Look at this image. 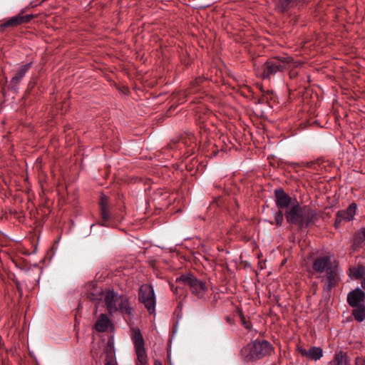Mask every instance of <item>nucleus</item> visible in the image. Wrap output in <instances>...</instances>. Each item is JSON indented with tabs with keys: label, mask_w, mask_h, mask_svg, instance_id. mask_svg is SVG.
Masks as SVG:
<instances>
[{
	"label": "nucleus",
	"mask_w": 365,
	"mask_h": 365,
	"mask_svg": "<svg viewBox=\"0 0 365 365\" xmlns=\"http://www.w3.org/2000/svg\"><path fill=\"white\" fill-rule=\"evenodd\" d=\"M285 217L289 223L306 227L314 220L316 212L309 206L301 207L295 200L294 204L286 212Z\"/></svg>",
	"instance_id": "f257e3e1"
},
{
	"label": "nucleus",
	"mask_w": 365,
	"mask_h": 365,
	"mask_svg": "<svg viewBox=\"0 0 365 365\" xmlns=\"http://www.w3.org/2000/svg\"><path fill=\"white\" fill-rule=\"evenodd\" d=\"M176 287L171 285L172 290L176 293H180L181 289H183L185 286H188L192 293L198 298H202L205 296L208 290L206 283L203 281L199 280L191 274H182L175 279Z\"/></svg>",
	"instance_id": "f03ea898"
},
{
	"label": "nucleus",
	"mask_w": 365,
	"mask_h": 365,
	"mask_svg": "<svg viewBox=\"0 0 365 365\" xmlns=\"http://www.w3.org/2000/svg\"><path fill=\"white\" fill-rule=\"evenodd\" d=\"M273 350L272 344L266 340H256L242 349V354L247 361H252L271 354Z\"/></svg>",
	"instance_id": "7ed1b4c3"
},
{
	"label": "nucleus",
	"mask_w": 365,
	"mask_h": 365,
	"mask_svg": "<svg viewBox=\"0 0 365 365\" xmlns=\"http://www.w3.org/2000/svg\"><path fill=\"white\" fill-rule=\"evenodd\" d=\"M292 60V58L289 56L273 57L267 59L263 65L262 78H269L277 72H282L284 69L289 68L290 64L293 63Z\"/></svg>",
	"instance_id": "20e7f679"
},
{
	"label": "nucleus",
	"mask_w": 365,
	"mask_h": 365,
	"mask_svg": "<svg viewBox=\"0 0 365 365\" xmlns=\"http://www.w3.org/2000/svg\"><path fill=\"white\" fill-rule=\"evenodd\" d=\"M130 337L137 355L136 365H146L148 357L145 349L144 339L140 330L138 328H131Z\"/></svg>",
	"instance_id": "39448f33"
},
{
	"label": "nucleus",
	"mask_w": 365,
	"mask_h": 365,
	"mask_svg": "<svg viewBox=\"0 0 365 365\" xmlns=\"http://www.w3.org/2000/svg\"><path fill=\"white\" fill-rule=\"evenodd\" d=\"M138 299L144 304L150 314L155 311L156 298L154 289L151 284H144L139 288Z\"/></svg>",
	"instance_id": "423d86ee"
},
{
	"label": "nucleus",
	"mask_w": 365,
	"mask_h": 365,
	"mask_svg": "<svg viewBox=\"0 0 365 365\" xmlns=\"http://www.w3.org/2000/svg\"><path fill=\"white\" fill-rule=\"evenodd\" d=\"M357 210V205L353 202L346 210H339L336 214V220L334 222L335 227H338L340 224L345 222H350L354 220Z\"/></svg>",
	"instance_id": "0eeeda50"
},
{
	"label": "nucleus",
	"mask_w": 365,
	"mask_h": 365,
	"mask_svg": "<svg viewBox=\"0 0 365 365\" xmlns=\"http://www.w3.org/2000/svg\"><path fill=\"white\" fill-rule=\"evenodd\" d=\"M331 257L328 255L317 257L314 259L312 267L317 273H324L332 267Z\"/></svg>",
	"instance_id": "6e6552de"
},
{
	"label": "nucleus",
	"mask_w": 365,
	"mask_h": 365,
	"mask_svg": "<svg viewBox=\"0 0 365 365\" xmlns=\"http://www.w3.org/2000/svg\"><path fill=\"white\" fill-rule=\"evenodd\" d=\"M275 202L279 210L288 208L289 205L292 206L294 202L282 189H277L274 190Z\"/></svg>",
	"instance_id": "1a4fd4ad"
},
{
	"label": "nucleus",
	"mask_w": 365,
	"mask_h": 365,
	"mask_svg": "<svg viewBox=\"0 0 365 365\" xmlns=\"http://www.w3.org/2000/svg\"><path fill=\"white\" fill-rule=\"evenodd\" d=\"M297 351L302 356L310 360L318 361L323 356V349L321 347L311 346L307 349L303 346H298Z\"/></svg>",
	"instance_id": "9d476101"
},
{
	"label": "nucleus",
	"mask_w": 365,
	"mask_h": 365,
	"mask_svg": "<svg viewBox=\"0 0 365 365\" xmlns=\"http://www.w3.org/2000/svg\"><path fill=\"white\" fill-rule=\"evenodd\" d=\"M32 19H34L33 15H23L22 14H19L6 20L0 26V27L1 29L6 27H15L23 24H27Z\"/></svg>",
	"instance_id": "9b49d317"
},
{
	"label": "nucleus",
	"mask_w": 365,
	"mask_h": 365,
	"mask_svg": "<svg viewBox=\"0 0 365 365\" xmlns=\"http://www.w3.org/2000/svg\"><path fill=\"white\" fill-rule=\"evenodd\" d=\"M105 303L106 304L108 312L110 314H112L118 311V294L113 291H108L106 292Z\"/></svg>",
	"instance_id": "f8f14e48"
},
{
	"label": "nucleus",
	"mask_w": 365,
	"mask_h": 365,
	"mask_svg": "<svg viewBox=\"0 0 365 365\" xmlns=\"http://www.w3.org/2000/svg\"><path fill=\"white\" fill-rule=\"evenodd\" d=\"M364 299L365 293L359 288L350 292L347 296V302L352 307L360 306V303L363 302Z\"/></svg>",
	"instance_id": "ddd939ff"
},
{
	"label": "nucleus",
	"mask_w": 365,
	"mask_h": 365,
	"mask_svg": "<svg viewBox=\"0 0 365 365\" xmlns=\"http://www.w3.org/2000/svg\"><path fill=\"white\" fill-rule=\"evenodd\" d=\"M31 63H28L26 64L21 66L19 68V70L16 71L15 75L12 77V78L10 81V84L12 87H16L20 83V81L24 77L28 71L31 68Z\"/></svg>",
	"instance_id": "4468645a"
},
{
	"label": "nucleus",
	"mask_w": 365,
	"mask_h": 365,
	"mask_svg": "<svg viewBox=\"0 0 365 365\" xmlns=\"http://www.w3.org/2000/svg\"><path fill=\"white\" fill-rule=\"evenodd\" d=\"M118 311L121 313L132 314V308L130 306L128 298L124 295H118Z\"/></svg>",
	"instance_id": "2eb2a0df"
},
{
	"label": "nucleus",
	"mask_w": 365,
	"mask_h": 365,
	"mask_svg": "<svg viewBox=\"0 0 365 365\" xmlns=\"http://www.w3.org/2000/svg\"><path fill=\"white\" fill-rule=\"evenodd\" d=\"M303 1L304 0H279L277 4V8L281 12H284L292 7L297 6L299 3Z\"/></svg>",
	"instance_id": "dca6fc26"
},
{
	"label": "nucleus",
	"mask_w": 365,
	"mask_h": 365,
	"mask_svg": "<svg viewBox=\"0 0 365 365\" xmlns=\"http://www.w3.org/2000/svg\"><path fill=\"white\" fill-rule=\"evenodd\" d=\"M326 288L330 289L336 285L337 273L334 267H331L326 272Z\"/></svg>",
	"instance_id": "f3484780"
},
{
	"label": "nucleus",
	"mask_w": 365,
	"mask_h": 365,
	"mask_svg": "<svg viewBox=\"0 0 365 365\" xmlns=\"http://www.w3.org/2000/svg\"><path fill=\"white\" fill-rule=\"evenodd\" d=\"M110 324V319L106 314H102L98 319L95 324V328L98 331L103 332L108 329Z\"/></svg>",
	"instance_id": "a211bd4d"
},
{
	"label": "nucleus",
	"mask_w": 365,
	"mask_h": 365,
	"mask_svg": "<svg viewBox=\"0 0 365 365\" xmlns=\"http://www.w3.org/2000/svg\"><path fill=\"white\" fill-rule=\"evenodd\" d=\"M334 365H351L350 359L344 351H337L334 357Z\"/></svg>",
	"instance_id": "6ab92c4d"
},
{
	"label": "nucleus",
	"mask_w": 365,
	"mask_h": 365,
	"mask_svg": "<svg viewBox=\"0 0 365 365\" xmlns=\"http://www.w3.org/2000/svg\"><path fill=\"white\" fill-rule=\"evenodd\" d=\"M356 307V308L353 310L352 314L357 322H361L365 319V307L360 305Z\"/></svg>",
	"instance_id": "aec40b11"
},
{
	"label": "nucleus",
	"mask_w": 365,
	"mask_h": 365,
	"mask_svg": "<svg viewBox=\"0 0 365 365\" xmlns=\"http://www.w3.org/2000/svg\"><path fill=\"white\" fill-rule=\"evenodd\" d=\"M350 272L355 279H360L364 274V268L362 266H359L357 267L351 268Z\"/></svg>",
	"instance_id": "412c9836"
},
{
	"label": "nucleus",
	"mask_w": 365,
	"mask_h": 365,
	"mask_svg": "<svg viewBox=\"0 0 365 365\" xmlns=\"http://www.w3.org/2000/svg\"><path fill=\"white\" fill-rule=\"evenodd\" d=\"M284 215L281 210L277 212L274 215V220L277 225L280 226L283 222Z\"/></svg>",
	"instance_id": "4be33fe9"
},
{
	"label": "nucleus",
	"mask_w": 365,
	"mask_h": 365,
	"mask_svg": "<svg viewBox=\"0 0 365 365\" xmlns=\"http://www.w3.org/2000/svg\"><path fill=\"white\" fill-rule=\"evenodd\" d=\"M101 208V215L102 220L105 222L109 220V212L107 207Z\"/></svg>",
	"instance_id": "5701e85b"
},
{
	"label": "nucleus",
	"mask_w": 365,
	"mask_h": 365,
	"mask_svg": "<svg viewBox=\"0 0 365 365\" xmlns=\"http://www.w3.org/2000/svg\"><path fill=\"white\" fill-rule=\"evenodd\" d=\"M355 365H365V358L362 356H357L355 359Z\"/></svg>",
	"instance_id": "b1692460"
},
{
	"label": "nucleus",
	"mask_w": 365,
	"mask_h": 365,
	"mask_svg": "<svg viewBox=\"0 0 365 365\" xmlns=\"http://www.w3.org/2000/svg\"><path fill=\"white\" fill-rule=\"evenodd\" d=\"M103 207L108 208V200L106 196H103L101 199V208H104Z\"/></svg>",
	"instance_id": "393cba45"
},
{
	"label": "nucleus",
	"mask_w": 365,
	"mask_h": 365,
	"mask_svg": "<svg viewBox=\"0 0 365 365\" xmlns=\"http://www.w3.org/2000/svg\"><path fill=\"white\" fill-rule=\"evenodd\" d=\"M241 319L243 324L245 325V328L247 329H250V324L245 321V317L242 314Z\"/></svg>",
	"instance_id": "a878e982"
},
{
	"label": "nucleus",
	"mask_w": 365,
	"mask_h": 365,
	"mask_svg": "<svg viewBox=\"0 0 365 365\" xmlns=\"http://www.w3.org/2000/svg\"><path fill=\"white\" fill-rule=\"evenodd\" d=\"M361 234L363 235L364 240H365V227L361 230Z\"/></svg>",
	"instance_id": "bb28decb"
},
{
	"label": "nucleus",
	"mask_w": 365,
	"mask_h": 365,
	"mask_svg": "<svg viewBox=\"0 0 365 365\" xmlns=\"http://www.w3.org/2000/svg\"><path fill=\"white\" fill-rule=\"evenodd\" d=\"M361 287L365 289V278L361 281Z\"/></svg>",
	"instance_id": "cd10ccee"
}]
</instances>
